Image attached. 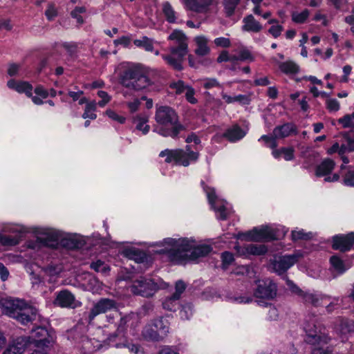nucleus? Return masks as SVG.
Listing matches in <instances>:
<instances>
[{"instance_id": "obj_32", "label": "nucleus", "mask_w": 354, "mask_h": 354, "mask_svg": "<svg viewBox=\"0 0 354 354\" xmlns=\"http://www.w3.org/2000/svg\"><path fill=\"white\" fill-rule=\"evenodd\" d=\"M336 330L342 335H346L354 330V323L353 321L342 319L337 326Z\"/></svg>"}, {"instance_id": "obj_57", "label": "nucleus", "mask_w": 354, "mask_h": 354, "mask_svg": "<svg viewBox=\"0 0 354 354\" xmlns=\"http://www.w3.org/2000/svg\"><path fill=\"white\" fill-rule=\"evenodd\" d=\"M97 95L102 99L97 103V104L101 107H104L111 101V97L106 91H99L97 92Z\"/></svg>"}, {"instance_id": "obj_15", "label": "nucleus", "mask_w": 354, "mask_h": 354, "mask_svg": "<svg viewBox=\"0 0 354 354\" xmlns=\"http://www.w3.org/2000/svg\"><path fill=\"white\" fill-rule=\"evenodd\" d=\"M335 166V162L330 159H324L317 167L315 170V175L317 177L325 176L324 181L326 182H335L337 181L339 176L334 174L332 176H328L333 170Z\"/></svg>"}, {"instance_id": "obj_56", "label": "nucleus", "mask_w": 354, "mask_h": 354, "mask_svg": "<svg viewBox=\"0 0 354 354\" xmlns=\"http://www.w3.org/2000/svg\"><path fill=\"white\" fill-rule=\"evenodd\" d=\"M180 315L182 319H189L192 315V306L190 304H187L183 306L180 311Z\"/></svg>"}, {"instance_id": "obj_22", "label": "nucleus", "mask_w": 354, "mask_h": 354, "mask_svg": "<svg viewBox=\"0 0 354 354\" xmlns=\"http://www.w3.org/2000/svg\"><path fill=\"white\" fill-rule=\"evenodd\" d=\"M9 88L17 91L19 93H24L27 97L32 96V86L28 82L17 81L15 80H10L7 82Z\"/></svg>"}, {"instance_id": "obj_20", "label": "nucleus", "mask_w": 354, "mask_h": 354, "mask_svg": "<svg viewBox=\"0 0 354 354\" xmlns=\"http://www.w3.org/2000/svg\"><path fill=\"white\" fill-rule=\"evenodd\" d=\"M27 346L25 337H19L11 342L2 354H22Z\"/></svg>"}, {"instance_id": "obj_59", "label": "nucleus", "mask_w": 354, "mask_h": 354, "mask_svg": "<svg viewBox=\"0 0 354 354\" xmlns=\"http://www.w3.org/2000/svg\"><path fill=\"white\" fill-rule=\"evenodd\" d=\"M344 183L347 186L354 187V169H349L346 173Z\"/></svg>"}, {"instance_id": "obj_43", "label": "nucleus", "mask_w": 354, "mask_h": 354, "mask_svg": "<svg viewBox=\"0 0 354 354\" xmlns=\"http://www.w3.org/2000/svg\"><path fill=\"white\" fill-rule=\"evenodd\" d=\"M19 243V239L15 236H6L0 234V244L4 246L16 245Z\"/></svg>"}, {"instance_id": "obj_10", "label": "nucleus", "mask_w": 354, "mask_h": 354, "mask_svg": "<svg viewBox=\"0 0 354 354\" xmlns=\"http://www.w3.org/2000/svg\"><path fill=\"white\" fill-rule=\"evenodd\" d=\"M205 191L207 194V196L212 208L216 213L217 218L226 220L231 212L230 209L227 207V203L225 201L218 199L216 196L215 191L213 188H205Z\"/></svg>"}, {"instance_id": "obj_25", "label": "nucleus", "mask_w": 354, "mask_h": 354, "mask_svg": "<svg viewBox=\"0 0 354 354\" xmlns=\"http://www.w3.org/2000/svg\"><path fill=\"white\" fill-rule=\"evenodd\" d=\"M242 30L243 31L258 33L263 30V26L252 15L245 16L243 19Z\"/></svg>"}, {"instance_id": "obj_28", "label": "nucleus", "mask_w": 354, "mask_h": 354, "mask_svg": "<svg viewBox=\"0 0 354 354\" xmlns=\"http://www.w3.org/2000/svg\"><path fill=\"white\" fill-rule=\"evenodd\" d=\"M280 71L286 75H294L299 72V65L292 60L278 63Z\"/></svg>"}, {"instance_id": "obj_33", "label": "nucleus", "mask_w": 354, "mask_h": 354, "mask_svg": "<svg viewBox=\"0 0 354 354\" xmlns=\"http://www.w3.org/2000/svg\"><path fill=\"white\" fill-rule=\"evenodd\" d=\"M162 12L168 22L171 24L176 22V12L169 2H165L162 3Z\"/></svg>"}, {"instance_id": "obj_55", "label": "nucleus", "mask_w": 354, "mask_h": 354, "mask_svg": "<svg viewBox=\"0 0 354 354\" xmlns=\"http://www.w3.org/2000/svg\"><path fill=\"white\" fill-rule=\"evenodd\" d=\"M86 11L84 7H76L71 13L72 17L76 19L77 22L80 24L84 23L83 18L80 15Z\"/></svg>"}, {"instance_id": "obj_23", "label": "nucleus", "mask_w": 354, "mask_h": 354, "mask_svg": "<svg viewBox=\"0 0 354 354\" xmlns=\"http://www.w3.org/2000/svg\"><path fill=\"white\" fill-rule=\"evenodd\" d=\"M297 133L296 126L290 122L285 123L282 125L277 126L273 129V135L274 138L283 139L292 134Z\"/></svg>"}, {"instance_id": "obj_52", "label": "nucleus", "mask_w": 354, "mask_h": 354, "mask_svg": "<svg viewBox=\"0 0 354 354\" xmlns=\"http://www.w3.org/2000/svg\"><path fill=\"white\" fill-rule=\"evenodd\" d=\"M232 300L237 304H249L252 301V297L248 294L235 296L232 298Z\"/></svg>"}, {"instance_id": "obj_5", "label": "nucleus", "mask_w": 354, "mask_h": 354, "mask_svg": "<svg viewBox=\"0 0 354 354\" xmlns=\"http://www.w3.org/2000/svg\"><path fill=\"white\" fill-rule=\"evenodd\" d=\"M2 313L16 319L22 324H26L36 318L37 310L28 306L24 300L3 298L0 300Z\"/></svg>"}, {"instance_id": "obj_29", "label": "nucleus", "mask_w": 354, "mask_h": 354, "mask_svg": "<svg viewBox=\"0 0 354 354\" xmlns=\"http://www.w3.org/2000/svg\"><path fill=\"white\" fill-rule=\"evenodd\" d=\"M142 334L144 338L147 340L159 341L162 339L159 332L154 328L153 322L145 326Z\"/></svg>"}, {"instance_id": "obj_27", "label": "nucleus", "mask_w": 354, "mask_h": 354, "mask_svg": "<svg viewBox=\"0 0 354 354\" xmlns=\"http://www.w3.org/2000/svg\"><path fill=\"white\" fill-rule=\"evenodd\" d=\"M246 133L239 126L234 125L228 129L223 134V137L226 138L230 142H236L241 140L245 136Z\"/></svg>"}, {"instance_id": "obj_2", "label": "nucleus", "mask_w": 354, "mask_h": 354, "mask_svg": "<svg viewBox=\"0 0 354 354\" xmlns=\"http://www.w3.org/2000/svg\"><path fill=\"white\" fill-rule=\"evenodd\" d=\"M154 118L156 124L153 131L164 137L175 138L184 129L183 125L179 122L177 113L169 106H157Z\"/></svg>"}, {"instance_id": "obj_58", "label": "nucleus", "mask_w": 354, "mask_h": 354, "mask_svg": "<svg viewBox=\"0 0 354 354\" xmlns=\"http://www.w3.org/2000/svg\"><path fill=\"white\" fill-rule=\"evenodd\" d=\"M214 43L216 46L221 48H228L231 45L230 39L223 37L216 38L214 40Z\"/></svg>"}, {"instance_id": "obj_40", "label": "nucleus", "mask_w": 354, "mask_h": 354, "mask_svg": "<svg viewBox=\"0 0 354 354\" xmlns=\"http://www.w3.org/2000/svg\"><path fill=\"white\" fill-rule=\"evenodd\" d=\"M292 20L297 24H303L306 21V20L309 17V11L307 9L304 10L303 11L299 12H293L292 13Z\"/></svg>"}, {"instance_id": "obj_17", "label": "nucleus", "mask_w": 354, "mask_h": 354, "mask_svg": "<svg viewBox=\"0 0 354 354\" xmlns=\"http://www.w3.org/2000/svg\"><path fill=\"white\" fill-rule=\"evenodd\" d=\"M216 0H182L185 8L197 13L207 12Z\"/></svg>"}, {"instance_id": "obj_18", "label": "nucleus", "mask_w": 354, "mask_h": 354, "mask_svg": "<svg viewBox=\"0 0 354 354\" xmlns=\"http://www.w3.org/2000/svg\"><path fill=\"white\" fill-rule=\"evenodd\" d=\"M60 232L54 229H45L38 236L41 243L50 248H55L62 239Z\"/></svg>"}, {"instance_id": "obj_19", "label": "nucleus", "mask_w": 354, "mask_h": 354, "mask_svg": "<svg viewBox=\"0 0 354 354\" xmlns=\"http://www.w3.org/2000/svg\"><path fill=\"white\" fill-rule=\"evenodd\" d=\"M354 245V233L346 236H335L333 237V248L342 252L349 250Z\"/></svg>"}, {"instance_id": "obj_14", "label": "nucleus", "mask_w": 354, "mask_h": 354, "mask_svg": "<svg viewBox=\"0 0 354 354\" xmlns=\"http://www.w3.org/2000/svg\"><path fill=\"white\" fill-rule=\"evenodd\" d=\"M54 304L67 308H76L81 306L82 303L76 300L73 294L68 290H63L57 293Z\"/></svg>"}, {"instance_id": "obj_34", "label": "nucleus", "mask_w": 354, "mask_h": 354, "mask_svg": "<svg viewBox=\"0 0 354 354\" xmlns=\"http://www.w3.org/2000/svg\"><path fill=\"white\" fill-rule=\"evenodd\" d=\"M201 85L207 90L218 88H222V84L218 82L216 78L214 77H205L198 81Z\"/></svg>"}, {"instance_id": "obj_42", "label": "nucleus", "mask_w": 354, "mask_h": 354, "mask_svg": "<svg viewBox=\"0 0 354 354\" xmlns=\"http://www.w3.org/2000/svg\"><path fill=\"white\" fill-rule=\"evenodd\" d=\"M179 299H174V296L171 295L169 298H167L162 303L163 308L168 310L174 311L176 310Z\"/></svg>"}, {"instance_id": "obj_16", "label": "nucleus", "mask_w": 354, "mask_h": 354, "mask_svg": "<svg viewBox=\"0 0 354 354\" xmlns=\"http://www.w3.org/2000/svg\"><path fill=\"white\" fill-rule=\"evenodd\" d=\"M301 257V254L297 252L290 255L279 257L273 263V268L279 274H281L292 267Z\"/></svg>"}, {"instance_id": "obj_13", "label": "nucleus", "mask_w": 354, "mask_h": 354, "mask_svg": "<svg viewBox=\"0 0 354 354\" xmlns=\"http://www.w3.org/2000/svg\"><path fill=\"white\" fill-rule=\"evenodd\" d=\"M117 308L118 304L115 300L108 298L100 299L91 309L88 317V323L91 324L97 315Z\"/></svg>"}, {"instance_id": "obj_24", "label": "nucleus", "mask_w": 354, "mask_h": 354, "mask_svg": "<svg viewBox=\"0 0 354 354\" xmlns=\"http://www.w3.org/2000/svg\"><path fill=\"white\" fill-rule=\"evenodd\" d=\"M341 150L339 155H344L354 151V133L344 132L341 133Z\"/></svg>"}, {"instance_id": "obj_50", "label": "nucleus", "mask_w": 354, "mask_h": 354, "mask_svg": "<svg viewBox=\"0 0 354 354\" xmlns=\"http://www.w3.org/2000/svg\"><path fill=\"white\" fill-rule=\"evenodd\" d=\"M328 303L326 308L328 313H331L335 308L339 306L342 304V299L339 297H334L330 299V300L326 301V304Z\"/></svg>"}, {"instance_id": "obj_1", "label": "nucleus", "mask_w": 354, "mask_h": 354, "mask_svg": "<svg viewBox=\"0 0 354 354\" xmlns=\"http://www.w3.org/2000/svg\"><path fill=\"white\" fill-rule=\"evenodd\" d=\"M164 242L168 246L166 250L171 261L177 264L205 257L212 250L208 245L195 246L194 242L187 239L167 238Z\"/></svg>"}, {"instance_id": "obj_48", "label": "nucleus", "mask_w": 354, "mask_h": 354, "mask_svg": "<svg viewBox=\"0 0 354 354\" xmlns=\"http://www.w3.org/2000/svg\"><path fill=\"white\" fill-rule=\"evenodd\" d=\"M187 87L188 86L185 85L184 82L182 80L172 82L170 84V88L174 89L176 94H181L184 93Z\"/></svg>"}, {"instance_id": "obj_49", "label": "nucleus", "mask_w": 354, "mask_h": 354, "mask_svg": "<svg viewBox=\"0 0 354 354\" xmlns=\"http://www.w3.org/2000/svg\"><path fill=\"white\" fill-rule=\"evenodd\" d=\"M105 114L112 120L118 122L120 124H124L126 121V118L118 115L115 111L111 109H107Z\"/></svg>"}, {"instance_id": "obj_54", "label": "nucleus", "mask_w": 354, "mask_h": 354, "mask_svg": "<svg viewBox=\"0 0 354 354\" xmlns=\"http://www.w3.org/2000/svg\"><path fill=\"white\" fill-rule=\"evenodd\" d=\"M186 285L183 281H178L175 286V292L172 295L174 299H180L181 294L185 291Z\"/></svg>"}, {"instance_id": "obj_6", "label": "nucleus", "mask_w": 354, "mask_h": 354, "mask_svg": "<svg viewBox=\"0 0 354 354\" xmlns=\"http://www.w3.org/2000/svg\"><path fill=\"white\" fill-rule=\"evenodd\" d=\"M304 329L306 334V342L317 346L313 350L312 354H332L331 350L328 347L321 346L322 344H327L329 338L321 329L317 328L315 320H306L304 324Z\"/></svg>"}, {"instance_id": "obj_26", "label": "nucleus", "mask_w": 354, "mask_h": 354, "mask_svg": "<svg viewBox=\"0 0 354 354\" xmlns=\"http://www.w3.org/2000/svg\"><path fill=\"white\" fill-rule=\"evenodd\" d=\"M330 297L322 295L315 293L306 292L303 294V300L306 304H312L314 306H319L326 304V301L330 300Z\"/></svg>"}, {"instance_id": "obj_35", "label": "nucleus", "mask_w": 354, "mask_h": 354, "mask_svg": "<svg viewBox=\"0 0 354 354\" xmlns=\"http://www.w3.org/2000/svg\"><path fill=\"white\" fill-rule=\"evenodd\" d=\"M133 44L140 48H143L146 51L151 52L153 50V40L147 37H142L140 39H135Z\"/></svg>"}, {"instance_id": "obj_7", "label": "nucleus", "mask_w": 354, "mask_h": 354, "mask_svg": "<svg viewBox=\"0 0 354 354\" xmlns=\"http://www.w3.org/2000/svg\"><path fill=\"white\" fill-rule=\"evenodd\" d=\"M159 156L166 157V162L174 161L176 164L187 167L190 162H195L198 158V153L190 149L189 146H186L185 150L178 149L174 150L165 149L162 151Z\"/></svg>"}, {"instance_id": "obj_45", "label": "nucleus", "mask_w": 354, "mask_h": 354, "mask_svg": "<svg viewBox=\"0 0 354 354\" xmlns=\"http://www.w3.org/2000/svg\"><path fill=\"white\" fill-rule=\"evenodd\" d=\"M222 267L223 269H227V267L234 261V256L230 252H224L221 254Z\"/></svg>"}, {"instance_id": "obj_11", "label": "nucleus", "mask_w": 354, "mask_h": 354, "mask_svg": "<svg viewBox=\"0 0 354 354\" xmlns=\"http://www.w3.org/2000/svg\"><path fill=\"white\" fill-rule=\"evenodd\" d=\"M277 288L276 284L270 279L259 280L254 290V297L263 299H272L277 295Z\"/></svg>"}, {"instance_id": "obj_51", "label": "nucleus", "mask_w": 354, "mask_h": 354, "mask_svg": "<svg viewBox=\"0 0 354 354\" xmlns=\"http://www.w3.org/2000/svg\"><path fill=\"white\" fill-rule=\"evenodd\" d=\"M129 352L134 354H145L144 349L139 345L133 343H127L124 344Z\"/></svg>"}, {"instance_id": "obj_12", "label": "nucleus", "mask_w": 354, "mask_h": 354, "mask_svg": "<svg viewBox=\"0 0 354 354\" xmlns=\"http://www.w3.org/2000/svg\"><path fill=\"white\" fill-rule=\"evenodd\" d=\"M157 284L152 280L141 278L133 281L130 286V290L135 295L149 297L152 296L157 290Z\"/></svg>"}, {"instance_id": "obj_37", "label": "nucleus", "mask_w": 354, "mask_h": 354, "mask_svg": "<svg viewBox=\"0 0 354 354\" xmlns=\"http://www.w3.org/2000/svg\"><path fill=\"white\" fill-rule=\"evenodd\" d=\"M330 262L332 267L339 274H342L347 270V268L345 267L343 261L337 256L331 257L330 259Z\"/></svg>"}, {"instance_id": "obj_4", "label": "nucleus", "mask_w": 354, "mask_h": 354, "mask_svg": "<svg viewBox=\"0 0 354 354\" xmlns=\"http://www.w3.org/2000/svg\"><path fill=\"white\" fill-rule=\"evenodd\" d=\"M173 41L169 48V54L161 55L166 63L176 71L183 69L182 63L188 53V39L181 30L173 31L168 37Z\"/></svg>"}, {"instance_id": "obj_60", "label": "nucleus", "mask_w": 354, "mask_h": 354, "mask_svg": "<svg viewBox=\"0 0 354 354\" xmlns=\"http://www.w3.org/2000/svg\"><path fill=\"white\" fill-rule=\"evenodd\" d=\"M326 107L330 112H336L340 108L339 102L336 99H329L326 101Z\"/></svg>"}, {"instance_id": "obj_62", "label": "nucleus", "mask_w": 354, "mask_h": 354, "mask_svg": "<svg viewBox=\"0 0 354 354\" xmlns=\"http://www.w3.org/2000/svg\"><path fill=\"white\" fill-rule=\"evenodd\" d=\"M294 151L292 147H282V155L286 161H290L295 158Z\"/></svg>"}, {"instance_id": "obj_31", "label": "nucleus", "mask_w": 354, "mask_h": 354, "mask_svg": "<svg viewBox=\"0 0 354 354\" xmlns=\"http://www.w3.org/2000/svg\"><path fill=\"white\" fill-rule=\"evenodd\" d=\"M148 120L147 116L141 115H138L133 119V122L136 123V129L141 131L143 134H147L149 131L150 127L146 124Z\"/></svg>"}, {"instance_id": "obj_39", "label": "nucleus", "mask_w": 354, "mask_h": 354, "mask_svg": "<svg viewBox=\"0 0 354 354\" xmlns=\"http://www.w3.org/2000/svg\"><path fill=\"white\" fill-rule=\"evenodd\" d=\"M313 238L311 232H305L304 230H295L292 231V239L293 241L308 240Z\"/></svg>"}, {"instance_id": "obj_63", "label": "nucleus", "mask_w": 354, "mask_h": 354, "mask_svg": "<svg viewBox=\"0 0 354 354\" xmlns=\"http://www.w3.org/2000/svg\"><path fill=\"white\" fill-rule=\"evenodd\" d=\"M338 122L342 125L344 128H352L354 127V122L351 119L348 115L338 120Z\"/></svg>"}, {"instance_id": "obj_36", "label": "nucleus", "mask_w": 354, "mask_h": 354, "mask_svg": "<svg viewBox=\"0 0 354 354\" xmlns=\"http://www.w3.org/2000/svg\"><path fill=\"white\" fill-rule=\"evenodd\" d=\"M97 103L95 101L87 103L85 106L84 112L82 115V118L84 119L89 118L91 120H95L97 118L95 111H96Z\"/></svg>"}, {"instance_id": "obj_64", "label": "nucleus", "mask_w": 354, "mask_h": 354, "mask_svg": "<svg viewBox=\"0 0 354 354\" xmlns=\"http://www.w3.org/2000/svg\"><path fill=\"white\" fill-rule=\"evenodd\" d=\"M283 30V27L281 25H272L268 30V32L274 38L279 37Z\"/></svg>"}, {"instance_id": "obj_38", "label": "nucleus", "mask_w": 354, "mask_h": 354, "mask_svg": "<svg viewBox=\"0 0 354 354\" xmlns=\"http://www.w3.org/2000/svg\"><path fill=\"white\" fill-rule=\"evenodd\" d=\"M245 250L248 254L254 255L263 254L267 252V248L265 245L249 244L246 246Z\"/></svg>"}, {"instance_id": "obj_3", "label": "nucleus", "mask_w": 354, "mask_h": 354, "mask_svg": "<svg viewBox=\"0 0 354 354\" xmlns=\"http://www.w3.org/2000/svg\"><path fill=\"white\" fill-rule=\"evenodd\" d=\"M149 69L139 64L127 67L120 76V83L127 88L140 91L153 84L149 77Z\"/></svg>"}, {"instance_id": "obj_53", "label": "nucleus", "mask_w": 354, "mask_h": 354, "mask_svg": "<svg viewBox=\"0 0 354 354\" xmlns=\"http://www.w3.org/2000/svg\"><path fill=\"white\" fill-rule=\"evenodd\" d=\"M277 139V138H274L273 134L272 136L263 135L260 138L259 140L264 141L268 147L275 149L277 146V143L276 142Z\"/></svg>"}, {"instance_id": "obj_41", "label": "nucleus", "mask_w": 354, "mask_h": 354, "mask_svg": "<svg viewBox=\"0 0 354 354\" xmlns=\"http://www.w3.org/2000/svg\"><path fill=\"white\" fill-rule=\"evenodd\" d=\"M238 59H239V61L251 62L254 61L255 57L249 49L242 48L239 51Z\"/></svg>"}, {"instance_id": "obj_61", "label": "nucleus", "mask_w": 354, "mask_h": 354, "mask_svg": "<svg viewBox=\"0 0 354 354\" xmlns=\"http://www.w3.org/2000/svg\"><path fill=\"white\" fill-rule=\"evenodd\" d=\"M234 102H238L241 105H248L250 103V95H238L234 96Z\"/></svg>"}, {"instance_id": "obj_9", "label": "nucleus", "mask_w": 354, "mask_h": 354, "mask_svg": "<svg viewBox=\"0 0 354 354\" xmlns=\"http://www.w3.org/2000/svg\"><path fill=\"white\" fill-rule=\"evenodd\" d=\"M27 344H30L34 347L50 348L54 342V335L44 327H37L31 332V335L25 337Z\"/></svg>"}, {"instance_id": "obj_30", "label": "nucleus", "mask_w": 354, "mask_h": 354, "mask_svg": "<svg viewBox=\"0 0 354 354\" xmlns=\"http://www.w3.org/2000/svg\"><path fill=\"white\" fill-rule=\"evenodd\" d=\"M154 328L159 332L162 339L167 335L169 332V322L163 318H158L153 321Z\"/></svg>"}, {"instance_id": "obj_47", "label": "nucleus", "mask_w": 354, "mask_h": 354, "mask_svg": "<svg viewBox=\"0 0 354 354\" xmlns=\"http://www.w3.org/2000/svg\"><path fill=\"white\" fill-rule=\"evenodd\" d=\"M90 266L97 272L106 273L109 270V267H107L104 263L100 260L93 262Z\"/></svg>"}, {"instance_id": "obj_44", "label": "nucleus", "mask_w": 354, "mask_h": 354, "mask_svg": "<svg viewBox=\"0 0 354 354\" xmlns=\"http://www.w3.org/2000/svg\"><path fill=\"white\" fill-rule=\"evenodd\" d=\"M238 4V3L235 2L233 0H224V9L227 17H230L234 14V10Z\"/></svg>"}, {"instance_id": "obj_8", "label": "nucleus", "mask_w": 354, "mask_h": 354, "mask_svg": "<svg viewBox=\"0 0 354 354\" xmlns=\"http://www.w3.org/2000/svg\"><path fill=\"white\" fill-rule=\"evenodd\" d=\"M277 232L268 226L259 228L254 227L250 231L241 232L236 235V238L240 240L248 241H261L278 239Z\"/></svg>"}, {"instance_id": "obj_21", "label": "nucleus", "mask_w": 354, "mask_h": 354, "mask_svg": "<svg viewBox=\"0 0 354 354\" xmlns=\"http://www.w3.org/2000/svg\"><path fill=\"white\" fill-rule=\"evenodd\" d=\"M209 39L205 35H198L194 38V42L196 45L194 53L196 55L204 57L209 55L211 52L209 46Z\"/></svg>"}, {"instance_id": "obj_46", "label": "nucleus", "mask_w": 354, "mask_h": 354, "mask_svg": "<svg viewBox=\"0 0 354 354\" xmlns=\"http://www.w3.org/2000/svg\"><path fill=\"white\" fill-rule=\"evenodd\" d=\"M45 15L48 20L52 21L57 16V9L55 4L49 3L45 11Z\"/></svg>"}]
</instances>
